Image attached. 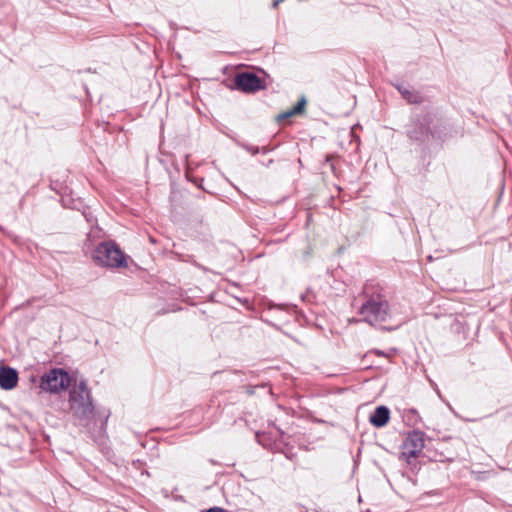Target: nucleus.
<instances>
[{
    "label": "nucleus",
    "instance_id": "obj_2",
    "mask_svg": "<svg viewBox=\"0 0 512 512\" xmlns=\"http://www.w3.org/2000/svg\"><path fill=\"white\" fill-rule=\"evenodd\" d=\"M96 264L108 268L126 267V256L118 245L112 241L100 243L93 252Z\"/></svg>",
    "mask_w": 512,
    "mask_h": 512
},
{
    "label": "nucleus",
    "instance_id": "obj_6",
    "mask_svg": "<svg viewBox=\"0 0 512 512\" xmlns=\"http://www.w3.org/2000/svg\"><path fill=\"white\" fill-rule=\"evenodd\" d=\"M235 84L244 92L257 91L261 88V80L254 74L242 73L236 76Z\"/></svg>",
    "mask_w": 512,
    "mask_h": 512
},
{
    "label": "nucleus",
    "instance_id": "obj_10",
    "mask_svg": "<svg viewBox=\"0 0 512 512\" xmlns=\"http://www.w3.org/2000/svg\"><path fill=\"white\" fill-rule=\"evenodd\" d=\"M402 96L410 103H416L418 102V96L414 94L413 92L404 89V88H398Z\"/></svg>",
    "mask_w": 512,
    "mask_h": 512
},
{
    "label": "nucleus",
    "instance_id": "obj_12",
    "mask_svg": "<svg viewBox=\"0 0 512 512\" xmlns=\"http://www.w3.org/2000/svg\"><path fill=\"white\" fill-rule=\"evenodd\" d=\"M375 353H376L377 355H382V352H380V351H378V350H377V351H375Z\"/></svg>",
    "mask_w": 512,
    "mask_h": 512
},
{
    "label": "nucleus",
    "instance_id": "obj_7",
    "mask_svg": "<svg viewBox=\"0 0 512 512\" xmlns=\"http://www.w3.org/2000/svg\"><path fill=\"white\" fill-rule=\"evenodd\" d=\"M18 374L10 367L0 368V387L5 390L13 389L17 385Z\"/></svg>",
    "mask_w": 512,
    "mask_h": 512
},
{
    "label": "nucleus",
    "instance_id": "obj_1",
    "mask_svg": "<svg viewBox=\"0 0 512 512\" xmlns=\"http://www.w3.org/2000/svg\"><path fill=\"white\" fill-rule=\"evenodd\" d=\"M69 406L74 417L87 425L94 416V405L86 381L81 380L70 390Z\"/></svg>",
    "mask_w": 512,
    "mask_h": 512
},
{
    "label": "nucleus",
    "instance_id": "obj_4",
    "mask_svg": "<svg viewBox=\"0 0 512 512\" xmlns=\"http://www.w3.org/2000/svg\"><path fill=\"white\" fill-rule=\"evenodd\" d=\"M70 384V376L62 369H52L41 378L40 387L50 393L65 390Z\"/></svg>",
    "mask_w": 512,
    "mask_h": 512
},
{
    "label": "nucleus",
    "instance_id": "obj_9",
    "mask_svg": "<svg viewBox=\"0 0 512 512\" xmlns=\"http://www.w3.org/2000/svg\"><path fill=\"white\" fill-rule=\"evenodd\" d=\"M305 105H306V100L305 98H301V100L298 101V103L291 109H289L288 111L280 114L277 119L279 121L281 120H284V119H288L292 116H295L297 114H300L304 111V108H305Z\"/></svg>",
    "mask_w": 512,
    "mask_h": 512
},
{
    "label": "nucleus",
    "instance_id": "obj_11",
    "mask_svg": "<svg viewBox=\"0 0 512 512\" xmlns=\"http://www.w3.org/2000/svg\"><path fill=\"white\" fill-rule=\"evenodd\" d=\"M207 512H226V511L222 508L215 507V508H210L209 510H207Z\"/></svg>",
    "mask_w": 512,
    "mask_h": 512
},
{
    "label": "nucleus",
    "instance_id": "obj_3",
    "mask_svg": "<svg viewBox=\"0 0 512 512\" xmlns=\"http://www.w3.org/2000/svg\"><path fill=\"white\" fill-rule=\"evenodd\" d=\"M359 313L363 316L364 321L369 324L383 322L388 316V303L379 294L372 296L362 304Z\"/></svg>",
    "mask_w": 512,
    "mask_h": 512
},
{
    "label": "nucleus",
    "instance_id": "obj_8",
    "mask_svg": "<svg viewBox=\"0 0 512 512\" xmlns=\"http://www.w3.org/2000/svg\"><path fill=\"white\" fill-rule=\"evenodd\" d=\"M390 419V411L386 406H379L375 409V411L370 415V423L374 427H384Z\"/></svg>",
    "mask_w": 512,
    "mask_h": 512
},
{
    "label": "nucleus",
    "instance_id": "obj_5",
    "mask_svg": "<svg viewBox=\"0 0 512 512\" xmlns=\"http://www.w3.org/2000/svg\"><path fill=\"white\" fill-rule=\"evenodd\" d=\"M424 443V434L420 431H413L403 444L402 455L407 459L417 457L422 452Z\"/></svg>",
    "mask_w": 512,
    "mask_h": 512
}]
</instances>
